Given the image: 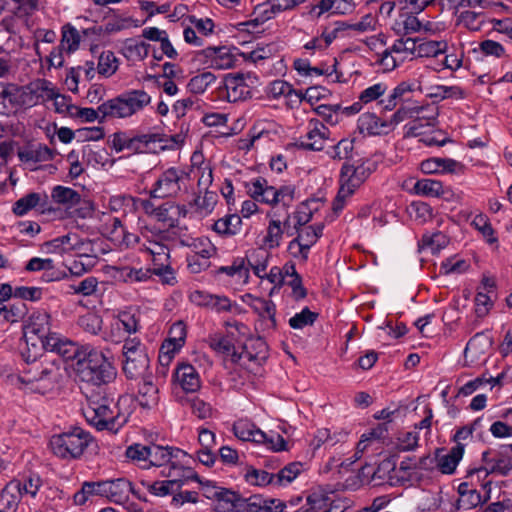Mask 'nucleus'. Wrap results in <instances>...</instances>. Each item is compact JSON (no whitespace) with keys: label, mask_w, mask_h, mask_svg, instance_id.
<instances>
[{"label":"nucleus","mask_w":512,"mask_h":512,"mask_svg":"<svg viewBox=\"0 0 512 512\" xmlns=\"http://www.w3.org/2000/svg\"><path fill=\"white\" fill-rule=\"evenodd\" d=\"M26 362L27 366L19 374L9 376L12 384L23 385L30 391L45 393L51 390L62 376L60 366L54 360L37 361L32 352H28Z\"/></svg>","instance_id":"1"},{"label":"nucleus","mask_w":512,"mask_h":512,"mask_svg":"<svg viewBox=\"0 0 512 512\" xmlns=\"http://www.w3.org/2000/svg\"><path fill=\"white\" fill-rule=\"evenodd\" d=\"M77 377L86 383L101 386L112 382L117 371L104 351L90 347L85 357L72 364Z\"/></svg>","instance_id":"2"},{"label":"nucleus","mask_w":512,"mask_h":512,"mask_svg":"<svg viewBox=\"0 0 512 512\" xmlns=\"http://www.w3.org/2000/svg\"><path fill=\"white\" fill-rule=\"evenodd\" d=\"M83 415L98 430L116 432L127 421V415L120 412L118 403L101 395H92L87 399Z\"/></svg>","instance_id":"3"},{"label":"nucleus","mask_w":512,"mask_h":512,"mask_svg":"<svg viewBox=\"0 0 512 512\" xmlns=\"http://www.w3.org/2000/svg\"><path fill=\"white\" fill-rule=\"evenodd\" d=\"M151 103V96L144 90H130L98 106L102 118H129Z\"/></svg>","instance_id":"4"},{"label":"nucleus","mask_w":512,"mask_h":512,"mask_svg":"<svg viewBox=\"0 0 512 512\" xmlns=\"http://www.w3.org/2000/svg\"><path fill=\"white\" fill-rule=\"evenodd\" d=\"M371 169L365 163H345L340 173V188L333 202V210L341 211L348 198L368 179Z\"/></svg>","instance_id":"5"},{"label":"nucleus","mask_w":512,"mask_h":512,"mask_svg":"<svg viewBox=\"0 0 512 512\" xmlns=\"http://www.w3.org/2000/svg\"><path fill=\"white\" fill-rule=\"evenodd\" d=\"M92 441L91 435L80 427L51 437L50 447L53 453L63 459L80 457Z\"/></svg>","instance_id":"6"},{"label":"nucleus","mask_w":512,"mask_h":512,"mask_svg":"<svg viewBox=\"0 0 512 512\" xmlns=\"http://www.w3.org/2000/svg\"><path fill=\"white\" fill-rule=\"evenodd\" d=\"M50 316L44 312L33 313L23 327V336L27 346V352L38 358L46 347V339L53 333H49Z\"/></svg>","instance_id":"7"},{"label":"nucleus","mask_w":512,"mask_h":512,"mask_svg":"<svg viewBox=\"0 0 512 512\" xmlns=\"http://www.w3.org/2000/svg\"><path fill=\"white\" fill-rule=\"evenodd\" d=\"M123 372L129 379H138L145 376L149 368V357L145 346L134 337L125 340L123 348Z\"/></svg>","instance_id":"8"},{"label":"nucleus","mask_w":512,"mask_h":512,"mask_svg":"<svg viewBox=\"0 0 512 512\" xmlns=\"http://www.w3.org/2000/svg\"><path fill=\"white\" fill-rule=\"evenodd\" d=\"M323 224H315L295 229L297 236L288 244L287 250L291 257L306 262L311 247L322 236Z\"/></svg>","instance_id":"9"},{"label":"nucleus","mask_w":512,"mask_h":512,"mask_svg":"<svg viewBox=\"0 0 512 512\" xmlns=\"http://www.w3.org/2000/svg\"><path fill=\"white\" fill-rule=\"evenodd\" d=\"M258 78L253 74H228L224 78L226 98L229 102L247 100L252 96V87L256 85Z\"/></svg>","instance_id":"10"},{"label":"nucleus","mask_w":512,"mask_h":512,"mask_svg":"<svg viewBox=\"0 0 512 512\" xmlns=\"http://www.w3.org/2000/svg\"><path fill=\"white\" fill-rule=\"evenodd\" d=\"M268 358V347L262 338H249L240 353H233V361L239 362L248 369L261 366Z\"/></svg>","instance_id":"11"},{"label":"nucleus","mask_w":512,"mask_h":512,"mask_svg":"<svg viewBox=\"0 0 512 512\" xmlns=\"http://www.w3.org/2000/svg\"><path fill=\"white\" fill-rule=\"evenodd\" d=\"M185 175L184 170L176 167L166 169L156 180L150 196L160 199L177 196L181 191V182Z\"/></svg>","instance_id":"12"},{"label":"nucleus","mask_w":512,"mask_h":512,"mask_svg":"<svg viewBox=\"0 0 512 512\" xmlns=\"http://www.w3.org/2000/svg\"><path fill=\"white\" fill-rule=\"evenodd\" d=\"M45 343L46 347L44 350L55 352L64 360L72 361V364L77 363L78 360L85 357L87 350L90 348V346H80L76 342H73L58 334L50 335L46 339Z\"/></svg>","instance_id":"13"},{"label":"nucleus","mask_w":512,"mask_h":512,"mask_svg":"<svg viewBox=\"0 0 512 512\" xmlns=\"http://www.w3.org/2000/svg\"><path fill=\"white\" fill-rule=\"evenodd\" d=\"M329 136V129L319 120L311 119L308 131L300 138L299 145L307 150L320 151L324 148Z\"/></svg>","instance_id":"14"},{"label":"nucleus","mask_w":512,"mask_h":512,"mask_svg":"<svg viewBox=\"0 0 512 512\" xmlns=\"http://www.w3.org/2000/svg\"><path fill=\"white\" fill-rule=\"evenodd\" d=\"M0 97L7 101L12 108H27L35 106L34 96L28 86L19 87L13 84L0 86Z\"/></svg>","instance_id":"15"},{"label":"nucleus","mask_w":512,"mask_h":512,"mask_svg":"<svg viewBox=\"0 0 512 512\" xmlns=\"http://www.w3.org/2000/svg\"><path fill=\"white\" fill-rule=\"evenodd\" d=\"M173 381L175 385H178L186 393L196 392L201 387L200 376L197 370L188 363H181L177 366L173 375Z\"/></svg>","instance_id":"16"},{"label":"nucleus","mask_w":512,"mask_h":512,"mask_svg":"<svg viewBox=\"0 0 512 512\" xmlns=\"http://www.w3.org/2000/svg\"><path fill=\"white\" fill-rule=\"evenodd\" d=\"M163 137L158 133L138 134L131 137L130 151L134 153H156L164 150Z\"/></svg>","instance_id":"17"},{"label":"nucleus","mask_w":512,"mask_h":512,"mask_svg":"<svg viewBox=\"0 0 512 512\" xmlns=\"http://www.w3.org/2000/svg\"><path fill=\"white\" fill-rule=\"evenodd\" d=\"M248 193L257 201L267 204H275L279 202L278 189L268 185L266 179L258 177L246 184Z\"/></svg>","instance_id":"18"},{"label":"nucleus","mask_w":512,"mask_h":512,"mask_svg":"<svg viewBox=\"0 0 512 512\" xmlns=\"http://www.w3.org/2000/svg\"><path fill=\"white\" fill-rule=\"evenodd\" d=\"M335 505V495L324 491L312 492L306 500V507L295 512H331Z\"/></svg>","instance_id":"19"},{"label":"nucleus","mask_w":512,"mask_h":512,"mask_svg":"<svg viewBox=\"0 0 512 512\" xmlns=\"http://www.w3.org/2000/svg\"><path fill=\"white\" fill-rule=\"evenodd\" d=\"M22 497V482L10 481L0 492V512H16Z\"/></svg>","instance_id":"20"},{"label":"nucleus","mask_w":512,"mask_h":512,"mask_svg":"<svg viewBox=\"0 0 512 512\" xmlns=\"http://www.w3.org/2000/svg\"><path fill=\"white\" fill-rule=\"evenodd\" d=\"M215 502L218 510L240 512L242 509H248L249 499H245L237 492L223 487Z\"/></svg>","instance_id":"21"},{"label":"nucleus","mask_w":512,"mask_h":512,"mask_svg":"<svg viewBox=\"0 0 512 512\" xmlns=\"http://www.w3.org/2000/svg\"><path fill=\"white\" fill-rule=\"evenodd\" d=\"M205 56L209 59L211 67L225 70L234 67L236 58L228 47H208L204 50Z\"/></svg>","instance_id":"22"},{"label":"nucleus","mask_w":512,"mask_h":512,"mask_svg":"<svg viewBox=\"0 0 512 512\" xmlns=\"http://www.w3.org/2000/svg\"><path fill=\"white\" fill-rule=\"evenodd\" d=\"M218 202V195L214 191L210 190H198V194L195 195L193 200L189 203L191 209L201 216L206 217L211 214Z\"/></svg>","instance_id":"23"},{"label":"nucleus","mask_w":512,"mask_h":512,"mask_svg":"<svg viewBox=\"0 0 512 512\" xmlns=\"http://www.w3.org/2000/svg\"><path fill=\"white\" fill-rule=\"evenodd\" d=\"M252 308L256 313H258L261 325L263 329L273 330L276 327V319H275V304L267 299L263 298H255L251 304Z\"/></svg>","instance_id":"24"},{"label":"nucleus","mask_w":512,"mask_h":512,"mask_svg":"<svg viewBox=\"0 0 512 512\" xmlns=\"http://www.w3.org/2000/svg\"><path fill=\"white\" fill-rule=\"evenodd\" d=\"M192 172L198 176L197 186L200 192L209 190V186L213 182L212 166L209 162L202 160V154L194 153L192 156Z\"/></svg>","instance_id":"25"},{"label":"nucleus","mask_w":512,"mask_h":512,"mask_svg":"<svg viewBox=\"0 0 512 512\" xmlns=\"http://www.w3.org/2000/svg\"><path fill=\"white\" fill-rule=\"evenodd\" d=\"M235 436L242 441L264 442L267 434L258 429L252 422L240 419L233 425Z\"/></svg>","instance_id":"26"},{"label":"nucleus","mask_w":512,"mask_h":512,"mask_svg":"<svg viewBox=\"0 0 512 512\" xmlns=\"http://www.w3.org/2000/svg\"><path fill=\"white\" fill-rule=\"evenodd\" d=\"M358 129L367 135H380L389 132V125L374 113H363L358 118Z\"/></svg>","instance_id":"27"},{"label":"nucleus","mask_w":512,"mask_h":512,"mask_svg":"<svg viewBox=\"0 0 512 512\" xmlns=\"http://www.w3.org/2000/svg\"><path fill=\"white\" fill-rule=\"evenodd\" d=\"M105 497L113 502L120 503L126 500L132 491V484L124 478L105 480Z\"/></svg>","instance_id":"28"},{"label":"nucleus","mask_w":512,"mask_h":512,"mask_svg":"<svg viewBox=\"0 0 512 512\" xmlns=\"http://www.w3.org/2000/svg\"><path fill=\"white\" fill-rule=\"evenodd\" d=\"M512 470V458L510 457H499L494 460H489L488 466H482L480 468L471 470L468 474L469 477H487L490 473H498L500 475H507Z\"/></svg>","instance_id":"29"},{"label":"nucleus","mask_w":512,"mask_h":512,"mask_svg":"<svg viewBox=\"0 0 512 512\" xmlns=\"http://www.w3.org/2000/svg\"><path fill=\"white\" fill-rule=\"evenodd\" d=\"M181 451L171 447L149 445L148 469L152 466L161 467L167 465L172 459L177 458Z\"/></svg>","instance_id":"30"},{"label":"nucleus","mask_w":512,"mask_h":512,"mask_svg":"<svg viewBox=\"0 0 512 512\" xmlns=\"http://www.w3.org/2000/svg\"><path fill=\"white\" fill-rule=\"evenodd\" d=\"M307 0H268L266 4L256 8L259 14H264V20L271 19L274 15L292 10Z\"/></svg>","instance_id":"31"},{"label":"nucleus","mask_w":512,"mask_h":512,"mask_svg":"<svg viewBox=\"0 0 512 512\" xmlns=\"http://www.w3.org/2000/svg\"><path fill=\"white\" fill-rule=\"evenodd\" d=\"M81 195L70 187L62 185L55 186L51 191V198L54 203L63 206L68 212L76 207Z\"/></svg>","instance_id":"32"},{"label":"nucleus","mask_w":512,"mask_h":512,"mask_svg":"<svg viewBox=\"0 0 512 512\" xmlns=\"http://www.w3.org/2000/svg\"><path fill=\"white\" fill-rule=\"evenodd\" d=\"M161 475L167 478L166 481L178 482V485L183 486L190 479H198L197 475H193L189 468H186L173 459L161 471Z\"/></svg>","instance_id":"33"},{"label":"nucleus","mask_w":512,"mask_h":512,"mask_svg":"<svg viewBox=\"0 0 512 512\" xmlns=\"http://www.w3.org/2000/svg\"><path fill=\"white\" fill-rule=\"evenodd\" d=\"M464 454V444H456L449 453L439 458L437 467L443 474H453Z\"/></svg>","instance_id":"34"},{"label":"nucleus","mask_w":512,"mask_h":512,"mask_svg":"<svg viewBox=\"0 0 512 512\" xmlns=\"http://www.w3.org/2000/svg\"><path fill=\"white\" fill-rule=\"evenodd\" d=\"M94 496L105 497L104 481L84 482L81 489L73 496L75 505H84L90 498Z\"/></svg>","instance_id":"35"},{"label":"nucleus","mask_w":512,"mask_h":512,"mask_svg":"<svg viewBox=\"0 0 512 512\" xmlns=\"http://www.w3.org/2000/svg\"><path fill=\"white\" fill-rule=\"evenodd\" d=\"M19 159L24 163H38L50 161L54 152L45 145H36L18 152Z\"/></svg>","instance_id":"36"},{"label":"nucleus","mask_w":512,"mask_h":512,"mask_svg":"<svg viewBox=\"0 0 512 512\" xmlns=\"http://www.w3.org/2000/svg\"><path fill=\"white\" fill-rule=\"evenodd\" d=\"M121 54L131 62L144 60L149 54V44L127 39L121 48Z\"/></svg>","instance_id":"37"},{"label":"nucleus","mask_w":512,"mask_h":512,"mask_svg":"<svg viewBox=\"0 0 512 512\" xmlns=\"http://www.w3.org/2000/svg\"><path fill=\"white\" fill-rule=\"evenodd\" d=\"M54 261L50 258H31L26 264V270L30 272L43 271L46 282L60 279V275L54 271Z\"/></svg>","instance_id":"38"},{"label":"nucleus","mask_w":512,"mask_h":512,"mask_svg":"<svg viewBox=\"0 0 512 512\" xmlns=\"http://www.w3.org/2000/svg\"><path fill=\"white\" fill-rule=\"evenodd\" d=\"M286 507V503L280 499L251 497L249 498L247 512H284Z\"/></svg>","instance_id":"39"},{"label":"nucleus","mask_w":512,"mask_h":512,"mask_svg":"<svg viewBox=\"0 0 512 512\" xmlns=\"http://www.w3.org/2000/svg\"><path fill=\"white\" fill-rule=\"evenodd\" d=\"M283 234L284 228H282V222L279 219H270L261 246L265 249H275L279 247Z\"/></svg>","instance_id":"40"},{"label":"nucleus","mask_w":512,"mask_h":512,"mask_svg":"<svg viewBox=\"0 0 512 512\" xmlns=\"http://www.w3.org/2000/svg\"><path fill=\"white\" fill-rule=\"evenodd\" d=\"M449 242V237L441 231L425 233L422 236L419 248L422 250H429L431 253L435 254L447 247Z\"/></svg>","instance_id":"41"},{"label":"nucleus","mask_w":512,"mask_h":512,"mask_svg":"<svg viewBox=\"0 0 512 512\" xmlns=\"http://www.w3.org/2000/svg\"><path fill=\"white\" fill-rule=\"evenodd\" d=\"M413 190L416 194L425 197L440 198L445 194L442 182L434 179L418 180L414 184Z\"/></svg>","instance_id":"42"},{"label":"nucleus","mask_w":512,"mask_h":512,"mask_svg":"<svg viewBox=\"0 0 512 512\" xmlns=\"http://www.w3.org/2000/svg\"><path fill=\"white\" fill-rule=\"evenodd\" d=\"M242 227V219L240 216L236 214L228 215L223 218L218 219L214 225L213 229L221 235L225 236H233L238 234L241 231Z\"/></svg>","instance_id":"43"},{"label":"nucleus","mask_w":512,"mask_h":512,"mask_svg":"<svg viewBox=\"0 0 512 512\" xmlns=\"http://www.w3.org/2000/svg\"><path fill=\"white\" fill-rule=\"evenodd\" d=\"M119 59L116 57L114 52L105 50L101 52L98 57L97 72L105 77L109 78L113 76L119 68Z\"/></svg>","instance_id":"44"},{"label":"nucleus","mask_w":512,"mask_h":512,"mask_svg":"<svg viewBox=\"0 0 512 512\" xmlns=\"http://www.w3.org/2000/svg\"><path fill=\"white\" fill-rule=\"evenodd\" d=\"M115 277L126 283L144 282L151 277V271L144 268H132L124 266L116 268Z\"/></svg>","instance_id":"45"},{"label":"nucleus","mask_w":512,"mask_h":512,"mask_svg":"<svg viewBox=\"0 0 512 512\" xmlns=\"http://www.w3.org/2000/svg\"><path fill=\"white\" fill-rule=\"evenodd\" d=\"M416 39L406 38L398 39L390 47V50L396 55L397 60L403 63L406 59L416 56Z\"/></svg>","instance_id":"46"},{"label":"nucleus","mask_w":512,"mask_h":512,"mask_svg":"<svg viewBox=\"0 0 512 512\" xmlns=\"http://www.w3.org/2000/svg\"><path fill=\"white\" fill-rule=\"evenodd\" d=\"M32 96H34L35 105L39 102V100H52L56 94L55 86L48 80L39 79L29 85Z\"/></svg>","instance_id":"47"},{"label":"nucleus","mask_w":512,"mask_h":512,"mask_svg":"<svg viewBox=\"0 0 512 512\" xmlns=\"http://www.w3.org/2000/svg\"><path fill=\"white\" fill-rule=\"evenodd\" d=\"M101 248L98 243L89 240L80 238L77 235V241L74 243L73 252L77 256L83 259L89 258H97L98 254L101 252Z\"/></svg>","instance_id":"48"},{"label":"nucleus","mask_w":512,"mask_h":512,"mask_svg":"<svg viewBox=\"0 0 512 512\" xmlns=\"http://www.w3.org/2000/svg\"><path fill=\"white\" fill-rule=\"evenodd\" d=\"M416 56L417 57H436L439 54L445 53L447 50V43L445 41H422L416 40Z\"/></svg>","instance_id":"49"},{"label":"nucleus","mask_w":512,"mask_h":512,"mask_svg":"<svg viewBox=\"0 0 512 512\" xmlns=\"http://www.w3.org/2000/svg\"><path fill=\"white\" fill-rule=\"evenodd\" d=\"M138 402L144 408H151L158 402V388L149 380H144L139 388Z\"/></svg>","instance_id":"50"},{"label":"nucleus","mask_w":512,"mask_h":512,"mask_svg":"<svg viewBox=\"0 0 512 512\" xmlns=\"http://www.w3.org/2000/svg\"><path fill=\"white\" fill-rule=\"evenodd\" d=\"M142 484L146 487V489L153 495L158 497H164L167 495H173L182 486L178 485V482L173 481H155L153 483L142 482Z\"/></svg>","instance_id":"51"},{"label":"nucleus","mask_w":512,"mask_h":512,"mask_svg":"<svg viewBox=\"0 0 512 512\" xmlns=\"http://www.w3.org/2000/svg\"><path fill=\"white\" fill-rule=\"evenodd\" d=\"M80 39L77 29L70 24H66L62 28V38L59 45L70 54L79 48Z\"/></svg>","instance_id":"52"},{"label":"nucleus","mask_w":512,"mask_h":512,"mask_svg":"<svg viewBox=\"0 0 512 512\" xmlns=\"http://www.w3.org/2000/svg\"><path fill=\"white\" fill-rule=\"evenodd\" d=\"M126 457L143 469H148L149 445L135 443L126 449Z\"/></svg>","instance_id":"53"},{"label":"nucleus","mask_w":512,"mask_h":512,"mask_svg":"<svg viewBox=\"0 0 512 512\" xmlns=\"http://www.w3.org/2000/svg\"><path fill=\"white\" fill-rule=\"evenodd\" d=\"M316 204V201L311 200L303 202L297 207L293 214V219L295 220L294 229L306 227V224L311 221L314 211L317 210V207H312Z\"/></svg>","instance_id":"54"},{"label":"nucleus","mask_w":512,"mask_h":512,"mask_svg":"<svg viewBox=\"0 0 512 512\" xmlns=\"http://www.w3.org/2000/svg\"><path fill=\"white\" fill-rule=\"evenodd\" d=\"M165 241L166 239H160L157 242L148 241V243H143V249L153 257L154 263L168 262L169 260V247Z\"/></svg>","instance_id":"55"},{"label":"nucleus","mask_w":512,"mask_h":512,"mask_svg":"<svg viewBox=\"0 0 512 512\" xmlns=\"http://www.w3.org/2000/svg\"><path fill=\"white\" fill-rule=\"evenodd\" d=\"M1 309L0 323H16L21 321L26 314V306L22 303L19 304H6L3 303Z\"/></svg>","instance_id":"56"},{"label":"nucleus","mask_w":512,"mask_h":512,"mask_svg":"<svg viewBox=\"0 0 512 512\" xmlns=\"http://www.w3.org/2000/svg\"><path fill=\"white\" fill-rule=\"evenodd\" d=\"M245 479L251 485L265 486L268 484L275 485L274 473H269L262 469H255L253 467L247 468L245 472Z\"/></svg>","instance_id":"57"},{"label":"nucleus","mask_w":512,"mask_h":512,"mask_svg":"<svg viewBox=\"0 0 512 512\" xmlns=\"http://www.w3.org/2000/svg\"><path fill=\"white\" fill-rule=\"evenodd\" d=\"M75 241H77V234L68 233L51 240L47 245L50 247L52 252L65 254L73 252Z\"/></svg>","instance_id":"58"},{"label":"nucleus","mask_w":512,"mask_h":512,"mask_svg":"<svg viewBox=\"0 0 512 512\" xmlns=\"http://www.w3.org/2000/svg\"><path fill=\"white\" fill-rule=\"evenodd\" d=\"M215 80L216 76L213 73L203 72L189 80L188 88L194 94H203Z\"/></svg>","instance_id":"59"},{"label":"nucleus","mask_w":512,"mask_h":512,"mask_svg":"<svg viewBox=\"0 0 512 512\" xmlns=\"http://www.w3.org/2000/svg\"><path fill=\"white\" fill-rule=\"evenodd\" d=\"M302 471L300 463H290L279 472L274 473L275 486H285L290 484Z\"/></svg>","instance_id":"60"},{"label":"nucleus","mask_w":512,"mask_h":512,"mask_svg":"<svg viewBox=\"0 0 512 512\" xmlns=\"http://www.w3.org/2000/svg\"><path fill=\"white\" fill-rule=\"evenodd\" d=\"M427 96L437 100L447 98L461 99L464 97V93L458 86L437 85L430 88V92H427Z\"/></svg>","instance_id":"61"},{"label":"nucleus","mask_w":512,"mask_h":512,"mask_svg":"<svg viewBox=\"0 0 512 512\" xmlns=\"http://www.w3.org/2000/svg\"><path fill=\"white\" fill-rule=\"evenodd\" d=\"M269 254L262 250H254L248 257V263L252 268L254 274L259 278H264L263 273L268 266Z\"/></svg>","instance_id":"62"},{"label":"nucleus","mask_w":512,"mask_h":512,"mask_svg":"<svg viewBox=\"0 0 512 512\" xmlns=\"http://www.w3.org/2000/svg\"><path fill=\"white\" fill-rule=\"evenodd\" d=\"M485 499L482 498L479 491L469 490L466 493H462V496H459V499L456 502L457 510H474L476 507L480 506Z\"/></svg>","instance_id":"63"},{"label":"nucleus","mask_w":512,"mask_h":512,"mask_svg":"<svg viewBox=\"0 0 512 512\" xmlns=\"http://www.w3.org/2000/svg\"><path fill=\"white\" fill-rule=\"evenodd\" d=\"M115 326L122 328L126 333H136L139 329V320L131 311H121L115 320Z\"/></svg>","instance_id":"64"}]
</instances>
